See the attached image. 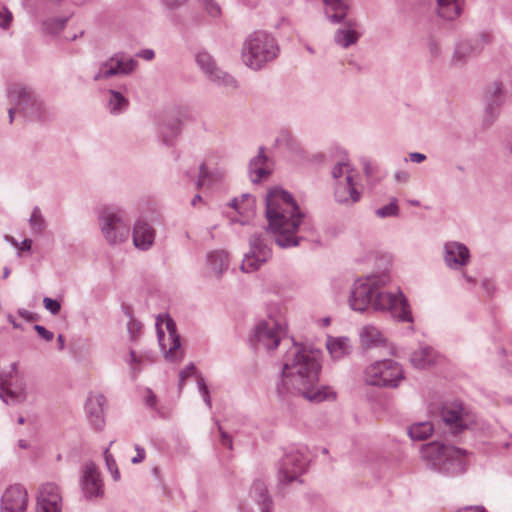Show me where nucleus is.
<instances>
[{"label":"nucleus","instance_id":"nucleus-1","mask_svg":"<svg viewBox=\"0 0 512 512\" xmlns=\"http://www.w3.org/2000/svg\"><path fill=\"white\" fill-rule=\"evenodd\" d=\"M289 355L293 358L284 363L282 380L287 389H296L311 402L335 399L331 388L317 386L320 351L294 344Z\"/></svg>","mask_w":512,"mask_h":512},{"label":"nucleus","instance_id":"nucleus-2","mask_svg":"<svg viewBox=\"0 0 512 512\" xmlns=\"http://www.w3.org/2000/svg\"><path fill=\"white\" fill-rule=\"evenodd\" d=\"M383 282L376 277L357 280L349 297V304L355 311L363 312L370 306L375 310H388L402 321H412L411 312L402 293L392 294L381 291Z\"/></svg>","mask_w":512,"mask_h":512},{"label":"nucleus","instance_id":"nucleus-3","mask_svg":"<svg viewBox=\"0 0 512 512\" xmlns=\"http://www.w3.org/2000/svg\"><path fill=\"white\" fill-rule=\"evenodd\" d=\"M266 215L269 227L281 247L298 245L295 233L302 214L292 196L280 188L270 190L267 195Z\"/></svg>","mask_w":512,"mask_h":512},{"label":"nucleus","instance_id":"nucleus-4","mask_svg":"<svg viewBox=\"0 0 512 512\" xmlns=\"http://www.w3.org/2000/svg\"><path fill=\"white\" fill-rule=\"evenodd\" d=\"M7 97L14 105L8 110L10 123L13 122L15 112H19L30 120H41L46 115L44 102L29 85L24 83L9 84Z\"/></svg>","mask_w":512,"mask_h":512},{"label":"nucleus","instance_id":"nucleus-5","mask_svg":"<svg viewBox=\"0 0 512 512\" xmlns=\"http://www.w3.org/2000/svg\"><path fill=\"white\" fill-rule=\"evenodd\" d=\"M98 225L110 246H120L130 236V222L123 209L116 205H104L97 211Z\"/></svg>","mask_w":512,"mask_h":512},{"label":"nucleus","instance_id":"nucleus-6","mask_svg":"<svg viewBox=\"0 0 512 512\" xmlns=\"http://www.w3.org/2000/svg\"><path fill=\"white\" fill-rule=\"evenodd\" d=\"M277 54L278 47L275 39L267 33L255 32L244 42L242 61L247 67L260 70L274 60Z\"/></svg>","mask_w":512,"mask_h":512},{"label":"nucleus","instance_id":"nucleus-7","mask_svg":"<svg viewBox=\"0 0 512 512\" xmlns=\"http://www.w3.org/2000/svg\"><path fill=\"white\" fill-rule=\"evenodd\" d=\"M423 456L439 469L451 473H461L465 469L466 451L440 442H432L423 447Z\"/></svg>","mask_w":512,"mask_h":512},{"label":"nucleus","instance_id":"nucleus-8","mask_svg":"<svg viewBox=\"0 0 512 512\" xmlns=\"http://www.w3.org/2000/svg\"><path fill=\"white\" fill-rule=\"evenodd\" d=\"M0 398L6 404H20L28 398V386L25 374L18 369V363H12L7 370L0 371Z\"/></svg>","mask_w":512,"mask_h":512},{"label":"nucleus","instance_id":"nucleus-9","mask_svg":"<svg viewBox=\"0 0 512 512\" xmlns=\"http://www.w3.org/2000/svg\"><path fill=\"white\" fill-rule=\"evenodd\" d=\"M156 330L161 351L166 360L180 361L183 358L180 336L175 321L168 314H160L156 318Z\"/></svg>","mask_w":512,"mask_h":512},{"label":"nucleus","instance_id":"nucleus-10","mask_svg":"<svg viewBox=\"0 0 512 512\" xmlns=\"http://www.w3.org/2000/svg\"><path fill=\"white\" fill-rule=\"evenodd\" d=\"M402 379V368L393 360L376 361L365 369V381L369 385L395 387Z\"/></svg>","mask_w":512,"mask_h":512},{"label":"nucleus","instance_id":"nucleus-11","mask_svg":"<svg viewBox=\"0 0 512 512\" xmlns=\"http://www.w3.org/2000/svg\"><path fill=\"white\" fill-rule=\"evenodd\" d=\"M332 174L339 180L335 192L339 202L351 201L354 203L360 199L361 193L357 190L354 182L357 174L348 162H339L333 168Z\"/></svg>","mask_w":512,"mask_h":512},{"label":"nucleus","instance_id":"nucleus-12","mask_svg":"<svg viewBox=\"0 0 512 512\" xmlns=\"http://www.w3.org/2000/svg\"><path fill=\"white\" fill-rule=\"evenodd\" d=\"M285 333V327L273 318L262 320L254 329L252 342L257 349H275L281 336Z\"/></svg>","mask_w":512,"mask_h":512},{"label":"nucleus","instance_id":"nucleus-13","mask_svg":"<svg viewBox=\"0 0 512 512\" xmlns=\"http://www.w3.org/2000/svg\"><path fill=\"white\" fill-rule=\"evenodd\" d=\"M137 65L138 62L135 59L117 53L99 65L93 79L101 81L118 75H129L136 69Z\"/></svg>","mask_w":512,"mask_h":512},{"label":"nucleus","instance_id":"nucleus-14","mask_svg":"<svg viewBox=\"0 0 512 512\" xmlns=\"http://www.w3.org/2000/svg\"><path fill=\"white\" fill-rule=\"evenodd\" d=\"M36 501L37 512H62V494L54 482H45L39 486Z\"/></svg>","mask_w":512,"mask_h":512},{"label":"nucleus","instance_id":"nucleus-15","mask_svg":"<svg viewBox=\"0 0 512 512\" xmlns=\"http://www.w3.org/2000/svg\"><path fill=\"white\" fill-rule=\"evenodd\" d=\"M28 493L24 486L14 484L7 487L1 497V512H26Z\"/></svg>","mask_w":512,"mask_h":512},{"label":"nucleus","instance_id":"nucleus-16","mask_svg":"<svg viewBox=\"0 0 512 512\" xmlns=\"http://www.w3.org/2000/svg\"><path fill=\"white\" fill-rule=\"evenodd\" d=\"M80 485L86 498L103 495V482L100 472L93 462H87L82 468Z\"/></svg>","mask_w":512,"mask_h":512},{"label":"nucleus","instance_id":"nucleus-17","mask_svg":"<svg viewBox=\"0 0 512 512\" xmlns=\"http://www.w3.org/2000/svg\"><path fill=\"white\" fill-rule=\"evenodd\" d=\"M308 460L299 451L285 455L280 468V479L283 482L296 480L307 468Z\"/></svg>","mask_w":512,"mask_h":512},{"label":"nucleus","instance_id":"nucleus-18","mask_svg":"<svg viewBox=\"0 0 512 512\" xmlns=\"http://www.w3.org/2000/svg\"><path fill=\"white\" fill-rule=\"evenodd\" d=\"M133 245L140 251L150 250L156 238V230L154 226L143 218H138L132 227Z\"/></svg>","mask_w":512,"mask_h":512},{"label":"nucleus","instance_id":"nucleus-19","mask_svg":"<svg viewBox=\"0 0 512 512\" xmlns=\"http://www.w3.org/2000/svg\"><path fill=\"white\" fill-rule=\"evenodd\" d=\"M105 405L106 398L101 393H89L86 403L85 412L96 430H102L105 425Z\"/></svg>","mask_w":512,"mask_h":512},{"label":"nucleus","instance_id":"nucleus-20","mask_svg":"<svg viewBox=\"0 0 512 512\" xmlns=\"http://www.w3.org/2000/svg\"><path fill=\"white\" fill-rule=\"evenodd\" d=\"M444 422L455 431H460L472 423V418L461 404L453 403L443 408Z\"/></svg>","mask_w":512,"mask_h":512},{"label":"nucleus","instance_id":"nucleus-21","mask_svg":"<svg viewBox=\"0 0 512 512\" xmlns=\"http://www.w3.org/2000/svg\"><path fill=\"white\" fill-rule=\"evenodd\" d=\"M251 500L247 504V512H270L271 501L262 481H255L250 489Z\"/></svg>","mask_w":512,"mask_h":512},{"label":"nucleus","instance_id":"nucleus-22","mask_svg":"<svg viewBox=\"0 0 512 512\" xmlns=\"http://www.w3.org/2000/svg\"><path fill=\"white\" fill-rule=\"evenodd\" d=\"M181 120L172 115H165L158 126V134L165 145H172L181 132Z\"/></svg>","mask_w":512,"mask_h":512},{"label":"nucleus","instance_id":"nucleus-23","mask_svg":"<svg viewBox=\"0 0 512 512\" xmlns=\"http://www.w3.org/2000/svg\"><path fill=\"white\" fill-rule=\"evenodd\" d=\"M196 376L197 379V388L202 396L204 403L207 407L211 408V398L209 393V388L204 380V378L197 373L196 367L193 363L187 365L183 370L179 373V387L182 388L187 381L188 378Z\"/></svg>","mask_w":512,"mask_h":512},{"label":"nucleus","instance_id":"nucleus-24","mask_svg":"<svg viewBox=\"0 0 512 512\" xmlns=\"http://www.w3.org/2000/svg\"><path fill=\"white\" fill-rule=\"evenodd\" d=\"M196 63L211 82L219 86L222 84V71L216 67L213 57L208 52H198L196 54Z\"/></svg>","mask_w":512,"mask_h":512},{"label":"nucleus","instance_id":"nucleus-25","mask_svg":"<svg viewBox=\"0 0 512 512\" xmlns=\"http://www.w3.org/2000/svg\"><path fill=\"white\" fill-rule=\"evenodd\" d=\"M221 179V174L205 163L200 167L197 186L204 192L214 191L221 187Z\"/></svg>","mask_w":512,"mask_h":512},{"label":"nucleus","instance_id":"nucleus-26","mask_svg":"<svg viewBox=\"0 0 512 512\" xmlns=\"http://www.w3.org/2000/svg\"><path fill=\"white\" fill-rule=\"evenodd\" d=\"M445 261L451 265H465L469 261V251L466 246L457 242L445 245Z\"/></svg>","mask_w":512,"mask_h":512},{"label":"nucleus","instance_id":"nucleus-27","mask_svg":"<svg viewBox=\"0 0 512 512\" xmlns=\"http://www.w3.org/2000/svg\"><path fill=\"white\" fill-rule=\"evenodd\" d=\"M239 215V222L245 223L254 216L255 213V199L251 195H242L240 199H234L230 204Z\"/></svg>","mask_w":512,"mask_h":512},{"label":"nucleus","instance_id":"nucleus-28","mask_svg":"<svg viewBox=\"0 0 512 512\" xmlns=\"http://www.w3.org/2000/svg\"><path fill=\"white\" fill-rule=\"evenodd\" d=\"M107 95V109L111 114L120 115L127 111L129 100L123 92L116 89H109Z\"/></svg>","mask_w":512,"mask_h":512},{"label":"nucleus","instance_id":"nucleus-29","mask_svg":"<svg viewBox=\"0 0 512 512\" xmlns=\"http://www.w3.org/2000/svg\"><path fill=\"white\" fill-rule=\"evenodd\" d=\"M326 348L332 358L340 359L350 353L351 344L347 337L329 336L326 341Z\"/></svg>","mask_w":512,"mask_h":512},{"label":"nucleus","instance_id":"nucleus-30","mask_svg":"<svg viewBox=\"0 0 512 512\" xmlns=\"http://www.w3.org/2000/svg\"><path fill=\"white\" fill-rule=\"evenodd\" d=\"M224 265V251L217 249L210 251L206 256L205 271L209 276L221 278Z\"/></svg>","mask_w":512,"mask_h":512},{"label":"nucleus","instance_id":"nucleus-31","mask_svg":"<svg viewBox=\"0 0 512 512\" xmlns=\"http://www.w3.org/2000/svg\"><path fill=\"white\" fill-rule=\"evenodd\" d=\"M437 360V354L431 347H422L413 352L411 363L416 368H426Z\"/></svg>","mask_w":512,"mask_h":512},{"label":"nucleus","instance_id":"nucleus-32","mask_svg":"<svg viewBox=\"0 0 512 512\" xmlns=\"http://www.w3.org/2000/svg\"><path fill=\"white\" fill-rule=\"evenodd\" d=\"M461 0H438L439 16L446 20H453L460 15Z\"/></svg>","mask_w":512,"mask_h":512},{"label":"nucleus","instance_id":"nucleus-33","mask_svg":"<svg viewBox=\"0 0 512 512\" xmlns=\"http://www.w3.org/2000/svg\"><path fill=\"white\" fill-rule=\"evenodd\" d=\"M269 256L270 250L267 248L259 249L258 252L253 251L251 255L245 256L242 263V269L246 272H252L258 269Z\"/></svg>","mask_w":512,"mask_h":512},{"label":"nucleus","instance_id":"nucleus-34","mask_svg":"<svg viewBox=\"0 0 512 512\" xmlns=\"http://www.w3.org/2000/svg\"><path fill=\"white\" fill-rule=\"evenodd\" d=\"M361 343L369 348L384 343L382 333L374 326H364L360 332Z\"/></svg>","mask_w":512,"mask_h":512},{"label":"nucleus","instance_id":"nucleus-35","mask_svg":"<svg viewBox=\"0 0 512 512\" xmlns=\"http://www.w3.org/2000/svg\"><path fill=\"white\" fill-rule=\"evenodd\" d=\"M250 172L253 177V181H260L262 178L269 174V169L266 164V157L261 149L259 155L254 158L250 163Z\"/></svg>","mask_w":512,"mask_h":512},{"label":"nucleus","instance_id":"nucleus-36","mask_svg":"<svg viewBox=\"0 0 512 512\" xmlns=\"http://www.w3.org/2000/svg\"><path fill=\"white\" fill-rule=\"evenodd\" d=\"M359 34L356 31L355 24L349 23L345 29H339L335 34V41L342 47H348L358 40Z\"/></svg>","mask_w":512,"mask_h":512},{"label":"nucleus","instance_id":"nucleus-37","mask_svg":"<svg viewBox=\"0 0 512 512\" xmlns=\"http://www.w3.org/2000/svg\"><path fill=\"white\" fill-rule=\"evenodd\" d=\"M70 17L71 16L69 15L63 17H52L44 20L42 23L43 31L50 35L59 34L65 28Z\"/></svg>","mask_w":512,"mask_h":512},{"label":"nucleus","instance_id":"nucleus-38","mask_svg":"<svg viewBox=\"0 0 512 512\" xmlns=\"http://www.w3.org/2000/svg\"><path fill=\"white\" fill-rule=\"evenodd\" d=\"M326 13L334 21L342 20L346 14L347 6L341 0H323Z\"/></svg>","mask_w":512,"mask_h":512},{"label":"nucleus","instance_id":"nucleus-39","mask_svg":"<svg viewBox=\"0 0 512 512\" xmlns=\"http://www.w3.org/2000/svg\"><path fill=\"white\" fill-rule=\"evenodd\" d=\"M28 223L33 234H41L46 229V221L39 207L33 208Z\"/></svg>","mask_w":512,"mask_h":512},{"label":"nucleus","instance_id":"nucleus-40","mask_svg":"<svg viewBox=\"0 0 512 512\" xmlns=\"http://www.w3.org/2000/svg\"><path fill=\"white\" fill-rule=\"evenodd\" d=\"M433 432V426L430 422L416 423L409 429V435L416 440H424Z\"/></svg>","mask_w":512,"mask_h":512},{"label":"nucleus","instance_id":"nucleus-41","mask_svg":"<svg viewBox=\"0 0 512 512\" xmlns=\"http://www.w3.org/2000/svg\"><path fill=\"white\" fill-rule=\"evenodd\" d=\"M126 362L130 366L131 374L133 377L140 373L145 365L143 355L137 354L134 350L130 351Z\"/></svg>","mask_w":512,"mask_h":512},{"label":"nucleus","instance_id":"nucleus-42","mask_svg":"<svg viewBox=\"0 0 512 512\" xmlns=\"http://www.w3.org/2000/svg\"><path fill=\"white\" fill-rule=\"evenodd\" d=\"M104 460L113 480L118 481L120 479V472L113 455L109 452V448L105 449L104 451Z\"/></svg>","mask_w":512,"mask_h":512},{"label":"nucleus","instance_id":"nucleus-43","mask_svg":"<svg viewBox=\"0 0 512 512\" xmlns=\"http://www.w3.org/2000/svg\"><path fill=\"white\" fill-rule=\"evenodd\" d=\"M13 15L11 11L0 2V27L4 30L11 26Z\"/></svg>","mask_w":512,"mask_h":512},{"label":"nucleus","instance_id":"nucleus-44","mask_svg":"<svg viewBox=\"0 0 512 512\" xmlns=\"http://www.w3.org/2000/svg\"><path fill=\"white\" fill-rule=\"evenodd\" d=\"M397 213H398V205H397L396 200L392 201L391 203H389L388 205H386L384 207L379 208L376 211V214L379 217L393 216V215H397Z\"/></svg>","mask_w":512,"mask_h":512},{"label":"nucleus","instance_id":"nucleus-45","mask_svg":"<svg viewBox=\"0 0 512 512\" xmlns=\"http://www.w3.org/2000/svg\"><path fill=\"white\" fill-rule=\"evenodd\" d=\"M43 305L47 311H49L52 315L59 314L61 310V303L58 300L52 299L50 297H44Z\"/></svg>","mask_w":512,"mask_h":512},{"label":"nucleus","instance_id":"nucleus-46","mask_svg":"<svg viewBox=\"0 0 512 512\" xmlns=\"http://www.w3.org/2000/svg\"><path fill=\"white\" fill-rule=\"evenodd\" d=\"M205 7L207 13L211 17H219L221 15V7L213 0H200Z\"/></svg>","mask_w":512,"mask_h":512},{"label":"nucleus","instance_id":"nucleus-47","mask_svg":"<svg viewBox=\"0 0 512 512\" xmlns=\"http://www.w3.org/2000/svg\"><path fill=\"white\" fill-rule=\"evenodd\" d=\"M142 328V324L135 319H131L127 324V329L130 334L131 339H136L138 333Z\"/></svg>","mask_w":512,"mask_h":512},{"label":"nucleus","instance_id":"nucleus-48","mask_svg":"<svg viewBox=\"0 0 512 512\" xmlns=\"http://www.w3.org/2000/svg\"><path fill=\"white\" fill-rule=\"evenodd\" d=\"M34 329L38 333V335L45 341L49 342L53 340L54 333L46 329L44 326L36 324L34 325Z\"/></svg>","mask_w":512,"mask_h":512},{"label":"nucleus","instance_id":"nucleus-49","mask_svg":"<svg viewBox=\"0 0 512 512\" xmlns=\"http://www.w3.org/2000/svg\"><path fill=\"white\" fill-rule=\"evenodd\" d=\"M144 400H145V404H146L147 407H149L151 409H156L157 408V397L152 392L151 389H146L145 390Z\"/></svg>","mask_w":512,"mask_h":512},{"label":"nucleus","instance_id":"nucleus-50","mask_svg":"<svg viewBox=\"0 0 512 512\" xmlns=\"http://www.w3.org/2000/svg\"><path fill=\"white\" fill-rule=\"evenodd\" d=\"M135 451H136V455L134 457H132L131 462L133 464H139L144 461V459L146 457V452H145V449L143 447L139 446L138 444L135 445Z\"/></svg>","mask_w":512,"mask_h":512},{"label":"nucleus","instance_id":"nucleus-51","mask_svg":"<svg viewBox=\"0 0 512 512\" xmlns=\"http://www.w3.org/2000/svg\"><path fill=\"white\" fill-rule=\"evenodd\" d=\"M17 313L18 315L23 318L24 320H26L27 322H33L35 320H37V315L27 309H24V308H19L17 310Z\"/></svg>","mask_w":512,"mask_h":512},{"label":"nucleus","instance_id":"nucleus-52","mask_svg":"<svg viewBox=\"0 0 512 512\" xmlns=\"http://www.w3.org/2000/svg\"><path fill=\"white\" fill-rule=\"evenodd\" d=\"M161 2L168 8V9H177L180 6L184 5L186 0H161Z\"/></svg>","mask_w":512,"mask_h":512},{"label":"nucleus","instance_id":"nucleus-53","mask_svg":"<svg viewBox=\"0 0 512 512\" xmlns=\"http://www.w3.org/2000/svg\"><path fill=\"white\" fill-rule=\"evenodd\" d=\"M138 56L147 61H150V60L154 59L155 52L152 49H144L139 52Z\"/></svg>","mask_w":512,"mask_h":512},{"label":"nucleus","instance_id":"nucleus-54","mask_svg":"<svg viewBox=\"0 0 512 512\" xmlns=\"http://www.w3.org/2000/svg\"><path fill=\"white\" fill-rule=\"evenodd\" d=\"M31 247H32V240L26 238L21 243H19L18 249L20 251H30Z\"/></svg>","mask_w":512,"mask_h":512},{"label":"nucleus","instance_id":"nucleus-55","mask_svg":"<svg viewBox=\"0 0 512 512\" xmlns=\"http://www.w3.org/2000/svg\"><path fill=\"white\" fill-rule=\"evenodd\" d=\"M140 355H143L144 363H153L155 359V354L151 351H144L139 353Z\"/></svg>","mask_w":512,"mask_h":512},{"label":"nucleus","instance_id":"nucleus-56","mask_svg":"<svg viewBox=\"0 0 512 512\" xmlns=\"http://www.w3.org/2000/svg\"><path fill=\"white\" fill-rule=\"evenodd\" d=\"M457 512H487L482 506H470L460 509Z\"/></svg>","mask_w":512,"mask_h":512},{"label":"nucleus","instance_id":"nucleus-57","mask_svg":"<svg viewBox=\"0 0 512 512\" xmlns=\"http://www.w3.org/2000/svg\"><path fill=\"white\" fill-rule=\"evenodd\" d=\"M7 320L9 321V323L12 324L14 329L23 330V326L19 322H17L16 319L14 318V316L11 315L10 313L7 314Z\"/></svg>","mask_w":512,"mask_h":512},{"label":"nucleus","instance_id":"nucleus-58","mask_svg":"<svg viewBox=\"0 0 512 512\" xmlns=\"http://www.w3.org/2000/svg\"><path fill=\"white\" fill-rule=\"evenodd\" d=\"M426 159V156L421 153H411L410 154V160L413 162L420 163Z\"/></svg>","mask_w":512,"mask_h":512},{"label":"nucleus","instance_id":"nucleus-59","mask_svg":"<svg viewBox=\"0 0 512 512\" xmlns=\"http://www.w3.org/2000/svg\"><path fill=\"white\" fill-rule=\"evenodd\" d=\"M374 167L370 163L364 165V171L367 177L372 176Z\"/></svg>","mask_w":512,"mask_h":512},{"label":"nucleus","instance_id":"nucleus-60","mask_svg":"<svg viewBox=\"0 0 512 512\" xmlns=\"http://www.w3.org/2000/svg\"><path fill=\"white\" fill-rule=\"evenodd\" d=\"M215 425L217 426V429H218L220 441H224V429H223L221 423L219 421H216Z\"/></svg>","mask_w":512,"mask_h":512},{"label":"nucleus","instance_id":"nucleus-61","mask_svg":"<svg viewBox=\"0 0 512 512\" xmlns=\"http://www.w3.org/2000/svg\"><path fill=\"white\" fill-rule=\"evenodd\" d=\"M57 341H58V344H59V349L62 350L64 348V345H65V340H64L63 335L59 334L58 337H57Z\"/></svg>","mask_w":512,"mask_h":512},{"label":"nucleus","instance_id":"nucleus-62","mask_svg":"<svg viewBox=\"0 0 512 512\" xmlns=\"http://www.w3.org/2000/svg\"><path fill=\"white\" fill-rule=\"evenodd\" d=\"M11 274V269L8 266L3 268V279H7Z\"/></svg>","mask_w":512,"mask_h":512},{"label":"nucleus","instance_id":"nucleus-63","mask_svg":"<svg viewBox=\"0 0 512 512\" xmlns=\"http://www.w3.org/2000/svg\"><path fill=\"white\" fill-rule=\"evenodd\" d=\"M202 200V197L200 195H195L194 198L191 201L192 206H196L198 202Z\"/></svg>","mask_w":512,"mask_h":512},{"label":"nucleus","instance_id":"nucleus-64","mask_svg":"<svg viewBox=\"0 0 512 512\" xmlns=\"http://www.w3.org/2000/svg\"><path fill=\"white\" fill-rule=\"evenodd\" d=\"M500 92H501V86L499 84H496L495 87H494V92L493 93L496 96Z\"/></svg>","mask_w":512,"mask_h":512}]
</instances>
